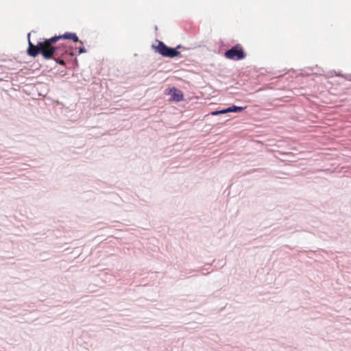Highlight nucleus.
Segmentation results:
<instances>
[{
    "mask_svg": "<svg viewBox=\"0 0 351 351\" xmlns=\"http://www.w3.org/2000/svg\"><path fill=\"white\" fill-rule=\"evenodd\" d=\"M30 34H28L27 54L33 58L40 53L46 59H53L60 65H65L62 58L66 56H72L71 49L66 43L56 45L61 39H69L73 42H78V37L75 33L66 32L62 35L54 36L50 38L43 39L37 45H34L29 39Z\"/></svg>",
    "mask_w": 351,
    "mask_h": 351,
    "instance_id": "1",
    "label": "nucleus"
},
{
    "mask_svg": "<svg viewBox=\"0 0 351 351\" xmlns=\"http://www.w3.org/2000/svg\"><path fill=\"white\" fill-rule=\"evenodd\" d=\"M225 57L228 59L233 60H242L245 57V54L240 45H237L228 50L225 54Z\"/></svg>",
    "mask_w": 351,
    "mask_h": 351,
    "instance_id": "2",
    "label": "nucleus"
},
{
    "mask_svg": "<svg viewBox=\"0 0 351 351\" xmlns=\"http://www.w3.org/2000/svg\"><path fill=\"white\" fill-rule=\"evenodd\" d=\"M156 50L160 54L165 57L173 58L180 55V52L176 49L170 48L165 45L164 43L159 41L156 47Z\"/></svg>",
    "mask_w": 351,
    "mask_h": 351,
    "instance_id": "3",
    "label": "nucleus"
},
{
    "mask_svg": "<svg viewBox=\"0 0 351 351\" xmlns=\"http://www.w3.org/2000/svg\"><path fill=\"white\" fill-rule=\"evenodd\" d=\"M169 94L171 95L170 100L171 101H180L183 100L182 92L175 87L169 89Z\"/></svg>",
    "mask_w": 351,
    "mask_h": 351,
    "instance_id": "4",
    "label": "nucleus"
},
{
    "mask_svg": "<svg viewBox=\"0 0 351 351\" xmlns=\"http://www.w3.org/2000/svg\"><path fill=\"white\" fill-rule=\"evenodd\" d=\"M245 108H246V106L239 107V106H232L229 108L221 110V114H225V113H228V112H239L243 111Z\"/></svg>",
    "mask_w": 351,
    "mask_h": 351,
    "instance_id": "5",
    "label": "nucleus"
},
{
    "mask_svg": "<svg viewBox=\"0 0 351 351\" xmlns=\"http://www.w3.org/2000/svg\"><path fill=\"white\" fill-rule=\"evenodd\" d=\"M84 52H86V49H85V48H84V47H80V48L79 49V53H84Z\"/></svg>",
    "mask_w": 351,
    "mask_h": 351,
    "instance_id": "6",
    "label": "nucleus"
},
{
    "mask_svg": "<svg viewBox=\"0 0 351 351\" xmlns=\"http://www.w3.org/2000/svg\"><path fill=\"white\" fill-rule=\"evenodd\" d=\"M212 114H214V115L219 114V110L215 111Z\"/></svg>",
    "mask_w": 351,
    "mask_h": 351,
    "instance_id": "7",
    "label": "nucleus"
}]
</instances>
